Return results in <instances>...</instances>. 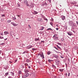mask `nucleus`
Returning a JSON list of instances; mask_svg holds the SVG:
<instances>
[{
    "instance_id": "nucleus-1",
    "label": "nucleus",
    "mask_w": 78,
    "mask_h": 78,
    "mask_svg": "<svg viewBox=\"0 0 78 78\" xmlns=\"http://www.w3.org/2000/svg\"><path fill=\"white\" fill-rule=\"evenodd\" d=\"M29 74L28 73H25V74L22 76V78H26L27 76H28Z\"/></svg>"
},
{
    "instance_id": "nucleus-2",
    "label": "nucleus",
    "mask_w": 78,
    "mask_h": 78,
    "mask_svg": "<svg viewBox=\"0 0 78 78\" xmlns=\"http://www.w3.org/2000/svg\"><path fill=\"white\" fill-rule=\"evenodd\" d=\"M38 56L40 55L41 57L42 58V59H43L45 58L44 57V53L43 52H42L41 54H40V53H39L38 54Z\"/></svg>"
},
{
    "instance_id": "nucleus-3",
    "label": "nucleus",
    "mask_w": 78,
    "mask_h": 78,
    "mask_svg": "<svg viewBox=\"0 0 78 78\" xmlns=\"http://www.w3.org/2000/svg\"><path fill=\"white\" fill-rule=\"evenodd\" d=\"M55 61L56 65H59V59L57 58L56 59H55Z\"/></svg>"
},
{
    "instance_id": "nucleus-4",
    "label": "nucleus",
    "mask_w": 78,
    "mask_h": 78,
    "mask_svg": "<svg viewBox=\"0 0 78 78\" xmlns=\"http://www.w3.org/2000/svg\"><path fill=\"white\" fill-rule=\"evenodd\" d=\"M25 5H26L27 6H29V5L28 4V2L27 0H24L23 1Z\"/></svg>"
},
{
    "instance_id": "nucleus-5",
    "label": "nucleus",
    "mask_w": 78,
    "mask_h": 78,
    "mask_svg": "<svg viewBox=\"0 0 78 78\" xmlns=\"http://www.w3.org/2000/svg\"><path fill=\"white\" fill-rule=\"evenodd\" d=\"M67 34L69 35V36H72L73 35V33L72 32L69 31L68 32H67Z\"/></svg>"
},
{
    "instance_id": "nucleus-6",
    "label": "nucleus",
    "mask_w": 78,
    "mask_h": 78,
    "mask_svg": "<svg viewBox=\"0 0 78 78\" xmlns=\"http://www.w3.org/2000/svg\"><path fill=\"white\" fill-rule=\"evenodd\" d=\"M29 6L30 8H33L34 7V4L33 3H32L30 4V5H29V6Z\"/></svg>"
},
{
    "instance_id": "nucleus-7",
    "label": "nucleus",
    "mask_w": 78,
    "mask_h": 78,
    "mask_svg": "<svg viewBox=\"0 0 78 78\" xmlns=\"http://www.w3.org/2000/svg\"><path fill=\"white\" fill-rule=\"evenodd\" d=\"M33 47V46L31 45H29L26 47L27 49H30L31 48Z\"/></svg>"
},
{
    "instance_id": "nucleus-8",
    "label": "nucleus",
    "mask_w": 78,
    "mask_h": 78,
    "mask_svg": "<svg viewBox=\"0 0 78 78\" xmlns=\"http://www.w3.org/2000/svg\"><path fill=\"white\" fill-rule=\"evenodd\" d=\"M4 69H6V70L9 69V66L8 65H5L4 67Z\"/></svg>"
},
{
    "instance_id": "nucleus-9",
    "label": "nucleus",
    "mask_w": 78,
    "mask_h": 78,
    "mask_svg": "<svg viewBox=\"0 0 78 78\" xmlns=\"http://www.w3.org/2000/svg\"><path fill=\"white\" fill-rule=\"evenodd\" d=\"M53 56L54 58H56V59H58V55H56L55 54H53Z\"/></svg>"
},
{
    "instance_id": "nucleus-10",
    "label": "nucleus",
    "mask_w": 78,
    "mask_h": 78,
    "mask_svg": "<svg viewBox=\"0 0 78 78\" xmlns=\"http://www.w3.org/2000/svg\"><path fill=\"white\" fill-rule=\"evenodd\" d=\"M11 24H12V25L13 26L15 27H16V26H17V25H18V24H16V23H15L11 22Z\"/></svg>"
},
{
    "instance_id": "nucleus-11",
    "label": "nucleus",
    "mask_w": 78,
    "mask_h": 78,
    "mask_svg": "<svg viewBox=\"0 0 78 78\" xmlns=\"http://www.w3.org/2000/svg\"><path fill=\"white\" fill-rule=\"evenodd\" d=\"M37 21H39V22H43V20H42V18H38L37 19Z\"/></svg>"
},
{
    "instance_id": "nucleus-12",
    "label": "nucleus",
    "mask_w": 78,
    "mask_h": 78,
    "mask_svg": "<svg viewBox=\"0 0 78 78\" xmlns=\"http://www.w3.org/2000/svg\"><path fill=\"white\" fill-rule=\"evenodd\" d=\"M73 22L72 21H70L69 22V25L70 26H71V25H73Z\"/></svg>"
},
{
    "instance_id": "nucleus-13",
    "label": "nucleus",
    "mask_w": 78,
    "mask_h": 78,
    "mask_svg": "<svg viewBox=\"0 0 78 78\" xmlns=\"http://www.w3.org/2000/svg\"><path fill=\"white\" fill-rule=\"evenodd\" d=\"M48 62H49V63H51V62H53V60H51V59H48Z\"/></svg>"
},
{
    "instance_id": "nucleus-14",
    "label": "nucleus",
    "mask_w": 78,
    "mask_h": 78,
    "mask_svg": "<svg viewBox=\"0 0 78 78\" xmlns=\"http://www.w3.org/2000/svg\"><path fill=\"white\" fill-rule=\"evenodd\" d=\"M4 34H5V35H7V34H9V33H8V31H5L4 32Z\"/></svg>"
},
{
    "instance_id": "nucleus-15",
    "label": "nucleus",
    "mask_w": 78,
    "mask_h": 78,
    "mask_svg": "<svg viewBox=\"0 0 78 78\" xmlns=\"http://www.w3.org/2000/svg\"><path fill=\"white\" fill-rule=\"evenodd\" d=\"M66 19V17L64 16H62V19L63 20H65Z\"/></svg>"
},
{
    "instance_id": "nucleus-16",
    "label": "nucleus",
    "mask_w": 78,
    "mask_h": 78,
    "mask_svg": "<svg viewBox=\"0 0 78 78\" xmlns=\"http://www.w3.org/2000/svg\"><path fill=\"white\" fill-rule=\"evenodd\" d=\"M51 53V52L50 51H49L47 52V54L48 55H50Z\"/></svg>"
},
{
    "instance_id": "nucleus-17",
    "label": "nucleus",
    "mask_w": 78,
    "mask_h": 78,
    "mask_svg": "<svg viewBox=\"0 0 78 78\" xmlns=\"http://www.w3.org/2000/svg\"><path fill=\"white\" fill-rule=\"evenodd\" d=\"M54 40H55L56 41H57L58 39V37H55L54 38Z\"/></svg>"
},
{
    "instance_id": "nucleus-18",
    "label": "nucleus",
    "mask_w": 78,
    "mask_h": 78,
    "mask_svg": "<svg viewBox=\"0 0 78 78\" xmlns=\"http://www.w3.org/2000/svg\"><path fill=\"white\" fill-rule=\"evenodd\" d=\"M39 40V38H36L35 39V41H38Z\"/></svg>"
},
{
    "instance_id": "nucleus-19",
    "label": "nucleus",
    "mask_w": 78,
    "mask_h": 78,
    "mask_svg": "<svg viewBox=\"0 0 78 78\" xmlns=\"http://www.w3.org/2000/svg\"><path fill=\"white\" fill-rule=\"evenodd\" d=\"M43 19L44 20H46V22H47V21H48V19H47V18L43 17Z\"/></svg>"
},
{
    "instance_id": "nucleus-20",
    "label": "nucleus",
    "mask_w": 78,
    "mask_h": 78,
    "mask_svg": "<svg viewBox=\"0 0 78 78\" xmlns=\"http://www.w3.org/2000/svg\"><path fill=\"white\" fill-rule=\"evenodd\" d=\"M52 67H53V68H54L55 69H56V66L54 64L52 65Z\"/></svg>"
},
{
    "instance_id": "nucleus-21",
    "label": "nucleus",
    "mask_w": 78,
    "mask_h": 78,
    "mask_svg": "<svg viewBox=\"0 0 78 78\" xmlns=\"http://www.w3.org/2000/svg\"><path fill=\"white\" fill-rule=\"evenodd\" d=\"M44 29V27H42L40 29V30H41V31H42V30H43Z\"/></svg>"
},
{
    "instance_id": "nucleus-22",
    "label": "nucleus",
    "mask_w": 78,
    "mask_h": 78,
    "mask_svg": "<svg viewBox=\"0 0 78 78\" xmlns=\"http://www.w3.org/2000/svg\"><path fill=\"white\" fill-rule=\"evenodd\" d=\"M64 70V69H59V70L60 72H63V71Z\"/></svg>"
},
{
    "instance_id": "nucleus-23",
    "label": "nucleus",
    "mask_w": 78,
    "mask_h": 78,
    "mask_svg": "<svg viewBox=\"0 0 78 78\" xmlns=\"http://www.w3.org/2000/svg\"><path fill=\"white\" fill-rule=\"evenodd\" d=\"M30 59H27L26 60V62H30Z\"/></svg>"
},
{
    "instance_id": "nucleus-24",
    "label": "nucleus",
    "mask_w": 78,
    "mask_h": 78,
    "mask_svg": "<svg viewBox=\"0 0 78 78\" xmlns=\"http://www.w3.org/2000/svg\"><path fill=\"white\" fill-rule=\"evenodd\" d=\"M5 45V43H3L0 44V45H2V46H3Z\"/></svg>"
},
{
    "instance_id": "nucleus-25",
    "label": "nucleus",
    "mask_w": 78,
    "mask_h": 78,
    "mask_svg": "<svg viewBox=\"0 0 78 78\" xmlns=\"http://www.w3.org/2000/svg\"><path fill=\"white\" fill-rule=\"evenodd\" d=\"M10 73H11L12 76H13L14 75V73H13L12 72H11Z\"/></svg>"
},
{
    "instance_id": "nucleus-26",
    "label": "nucleus",
    "mask_w": 78,
    "mask_h": 78,
    "mask_svg": "<svg viewBox=\"0 0 78 78\" xmlns=\"http://www.w3.org/2000/svg\"><path fill=\"white\" fill-rule=\"evenodd\" d=\"M78 48V47L76 46H74V49L75 50H76Z\"/></svg>"
},
{
    "instance_id": "nucleus-27",
    "label": "nucleus",
    "mask_w": 78,
    "mask_h": 78,
    "mask_svg": "<svg viewBox=\"0 0 78 78\" xmlns=\"http://www.w3.org/2000/svg\"><path fill=\"white\" fill-rule=\"evenodd\" d=\"M11 22V20H8L7 21V22L8 23H10Z\"/></svg>"
},
{
    "instance_id": "nucleus-28",
    "label": "nucleus",
    "mask_w": 78,
    "mask_h": 78,
    "mask_svg": "<svg viewBox=\"0 0 78 78\" xmlns=\"http://www.w3.org/2000/svg\"><path fill=\"white\" fill-rule=\"evenodd\" d=\"M24 72H29V71L28 70L26 69L24 70Z\"/></svg>"
},
{
    "instance_id": "nucleus-29",
    "label": "nucleus",
    "mask_w": 78,
    "mask_h": 78,
    "mask_svg": "<svg viewBox=\"0 0 78 78\" xmlns=\"http://www.w3.org/2000/svg\"><path fill=\"white\" fill-rule=\"evenodd\" d=\"M38 13V12H37L35 11H34V14H37Z\"/></svg>"
},
{
    "instance_id": "nucleus-30",
    "label": "nucleus",
    "mask_w": 78,
    "mask_h": 78,
    "mask_svg": "<svg viewBox=\"0 0 78 78\" xmlns=\"http://www.w3.org/2000/svg\"><path fill=\"white\" fill-rule=\"evenodd\" d=\"M57 37V34H55V35H54V36H53V37H54V38H55V37Z\"/></svg>"
},
{
    "instance_id": "nucleus-31",
    "label": "nucleus",
    "mask_w": 78,
    "mask_h": 78,
    "mask_svg": "<svg viewBox=\"0 0 78 78\" xmlns=\"http://www.w3.org/2000/svg\"><path fill=\"white\" fill-rule=\"evenodd\" d=\"M47 30H52V31H53V30L51 28L48 29Z\"/></svg>"
},
{
    "instance_id": "nucleus-32",
    "label": "nucleus",
    "mask_w": 78,
    "mask_h": 78,
    "mask_svg": "<svg viewBox=\"0 0 78 78\" xmlns=\"http://www.w3.org/2000/svg\"><path fill=\"white\" fill-rule=\"evenodd\" d=\"M22 73V72L21 71H19V74H20Z\"/></svg>"
},
{
    "instance_id": "nucleus-33",
    "label": "nucleus",
    "mask_w": 78,
    "mask_h": 78,
    "mask_svg": "<svg viewBox=\"0 0 78 78\" xmlns=\"http://www.w3.org/2000/svg\"><path fill=\"white\" fill-rule=\"evenodd\" d=\"M73 27H77V26H76V25H75L74 24H73Z\"/></svg>"
},
{
    "instance_id": "nucleus-34",
    "label": "nucleus",
    "mask_w": 78,
    "mask_h": 78,
    "mask_svg": "<svg viewBox=\"0 0 78 78\" xmlns=\"http://www.w3.org/2000/svg\"><path fill=\"white\" fill-rule=\"evenodd\" d=\"M22 54H24V53H27V52L26 51H24L22 53Z\"/></svg>"
},
{
    "instance_id": "nucleus-35",
    "label": "nucleus",
    "mask_w": 78,
    "mask_h": 78,
    "mask_svg": "<svg viewBox=\"0 0 78 78\" xmlns=\"http://www.w3.org/2000/svg\"><path fill=\"white\" fill-rule=\"evenodd\" d=\"M44 5H45V6H47V3H46V2H45L44 3Z\"/></svg>"
},
{
    "instance_id": "nucleus-36",
    "label": "nucleus",
    "mask_w": 78,
    "mask_h": 78,
    "mask_svg": "<svg viewBox=\"0 0 78 78\" xmlns=\"http://www.w3.org/2000/svg\"><path fill=\"white\" fill-rule=\"evenodd\" d=\"M3 37L0 36V39H3Z\"/></svg>"
},
{
    "instance_id": "nucleus-37",
    "label": "nucleus",
    "mask_w": 78,
    "mask_h": 78,
    "mask_svg": "<svg viewBox=\"0 0 78 78\" xmlns=\"http://www.w3.org/2000/svg\"><path fill=\"white\" fill-rule=\"evenodd\" d=\"M1 17H5V14H2L1 15Z\"/></svg>"
},
{
    "instance_id": "nucleus-38",
    "label": "nucleus",
    "mask_w": 78,
    "mask_h": 78,
    "mask_svg": "<svg viewBox=\"0 0 78 78\" xmlns=\"http://www.w3.org/2000/svg\"><path fill=\"white\" fill-rule=\"evenodd\" d=\"M61 41H64V39L62 38L61 39Z\"/></svg>"
},
{
    "instance_id": "nucleus-39",
    "label": "nucleus",
    "mask_w": 78,
    "mask_h": 78,
    "mask_svg": "<svg viewBox=\"0 0 78 78\" xmlns=\"http://www.w3.org/2000/svg\"><path fill=\"white\" fill-rule=\"evenodd\" d=\"M8 72L6 73H5V75H6V76H7L8 75Z\"/></svg>"
},
{
    "instance_id": "nucleus-40",
    "label": "nucleus",
    "mask_w": 78,
    "mask_h": 78,
    "mask_svg": "<svg viewBox=\"0 0 78 78\" xmlns=\"http://www.w3.org/2000/svg\"><path fill=\"white\" fill-rule=\"evenodd\" d=\"M24 65L26 66H28V64H27V63H25Z\"/></svg>"
},
{
    "instance_id": "nucleus-41",
    "label": "nucleus",
    "mask_w": 78,
    "mask_h": 78,
    "mask_svg": "<svg viewBox=\"0 0 78 78\" xmlns=\"http://www.w3.org/2000/svg\"><path fill=\"white\" fill-rule=\"evenodd\" d=\"M32 50H33V51H34L35 50H36V49L34 48H33L32 49Z\"/></svg>"
},
{
    "instance_id": "nucleus-42",
    "label": "nucleus",
    "mask_w": 78,
    "mask_h": 78,
    "mask_svg": "<svg viewBox=\"0 0 78 78\" xmlns=\"http://www.w3.org/2000/svg\"><path fill=\"white\" fill-rule=\"evenodd\" d=\"M17 5L18 7H20V4H17Z\"/></svg>"
},
{
    "instance_id": "nucleus-43",
    "label": "nucleus",
    "mask_w": 78,
    "mask_h": 78,
    "mask_svg": "<svg viewBox=\"0 0 78 78\" xmlns=\"http://www.w3.org/2000/svg\"><path fill=\"white\" fill-rule=\"evenodd\" d=\"M28 69H31V66H28Z\"/></svg>"
},
{
    "instance_id": "nucleus-44",
    "label": "nucleus",
    "mask_w": 78,
    "mask_h": 78,
    "mask_svg": "<svg viewBox=\"0 0 78 78\" xmlns=\"http://www.w3.org/2000/svg\"><path fill=\"white\" fill-rule=\"evenodd\" d=\"M13 20H16V17H13Z\"/></svg>"
},
{
    "instance_id": "nucleus-45",
    "label": "nucleus",
    "mask_w": 78,
    "mask_h": 78,
    "mask_svg": "<svg viewBox=\"0 0 78 78\" xmlns=\"http://www.w3.org/2000/svg\"><path fill=\"white\" fill-rule=\"evenodd\" d=\"M21 16V15H17V16H18V17H20H20H21V16Z\"/></svg>"
},
{
    "instance_id": "nucleus-46",
    "label": "nucleus",
    "mask_w": 78,
    "mask_h": 78,
    "mask_svg": "<svg viewBox=\"0 0 78 78\" xmlns=\"http://www.w3.org/2000/svg\"><path fill=\"white\" fill-rule=\"evenodd\" d=\"M58 48H59V49H60V50H62V49H61V47H59Z\"/></svg>"
},
{
    "instance_id": "nucleus-47",
    "label": "nucleus",
    "mask_w": 78,
    "mask_h": 78,
    "mask_svg": "<svg viewBox=\"0 0 78 78\" xmlns=\"http://www.w3.org/2000/svg\"><path fill=\"white\" fill-rule=\"evenodd\" d=\"M1 35L2 36H3V32H2L1 34Z\"/></svg>"
},
{
    "instance_id": "nucleus-48",
    "label": "nucleus",
    "mask_w": 78,
    "mask_h": 78,
    "mask_svg": "<svg viewBox=\"0 0 78 78\" xmlns=\"http://www.w3.org/2000/svg\"><path fill=\"white\" fill-rule=\"evenodd\" d=\"M70 73H69L68 74V76H70Z\"/></svg>"
},
{
    "instance_id": "nucleus-49",
    "label": "nucleus",
    "mask_w": 78,
    "mask_h": 78,
    "mask_svg": "<svg viewBox=\"0 0 78 78\" xmlns=\"http://www.w3.org/2000/svg\"><path fill=\"white\" fill-rule=\"evenodd\" d=\"M58 45H61V43H58Z\"/></svg>"
},
{
    "instance_id": "nucleus-50",
    "label": "nucleus",
    "mask_w": 78,
    "mask_h": 78,
    "mask_svg": "<svg viewBox=\"0 0 78 78\" xmlns=\"http://www.w3.org/2000/svg\"><path fill=\"white\" fill-rule=\"evenodd\" d=\"M54 48H55V49H56V50H58V48H57L56 47L54 46Z\"/></svg>"
},
{
    "instance_id": "nucleus-51",
    "label": "nucleus",
    "mask_w": 78,
    "mask_h": 78,
    "mask_svg": "<svg viewBox=\"0 0 78 78\" xmlns=\"http://www.w3.org/2000/svg\"><path fill=\"white\" fill-rule=\"evenodd\" d=\"M48 2H49V3H51V0H48Z\"/></svg>"
},
{
    "instance_id": "nucleus-52",
    "label": "nucleus",
    "mask_w": 78,
    "mask_h": 78,
    "mask_svg": "<svg viewBox=\"0 0 78 78\" xmlns=\"http://www.w3.org/2000/svg\"><path fill=\"white\" fill-rule=\"evenodd\" d=\"M17 59L15 60V62H17Z\"/></svg>"
},
{
    "instance_id": "nucleus-53",
    "label": "nucleus",
    "mask_w": 78,
    "mask_h": 78,
    "mask_svg": "<svg viewBox=\"0 0 78 78\" xmlns=\"http://www.w3.org/2000/svg\"><path fill=\"white\" fill-rule=\"evenodd\" d=\"M56 30H59V28H56Z\"/></svg>"
},
{
    "instance_id": "nucleus-54",
    "label": "nucleus",
    "mask_w": 78,
    "mask_h": 78,
    "mask_svg": "<svg viewBox=\"0 0 78 78\" xmlns=\"http://www.w3.org/2000/svg\"><path fill=\"white\" fill-rule=\"evenodd\" d=\"M29 27L30 28H31V27H30V25H28Z\"/></svg>"
},
{
    "instance_id": "nucleus-55",
    "label": "nucleus",
    "mask_w": 78,
    "mask_h": 78,
    "mask_svg": "<svg viewBox=\"0 0 78 78\" xmlns=\"http://www.w3.org/2000/svg\"><path fill=\"white\" fill-rule=\"evenodd\" d=\"M55 52H56V53H60L59 52H57V51H56Z\"/></svg>"
},
{
    "instance_id": "nucleus-56",
    "label": "nucleus",
    "mask_w": 78,
    "mask_h": 78,
    "mask_svg": "<svg viewBox=\"0 0 78 78\" xmlns=\"http://www.w3.org/2000/svg\"><path fill=\"white\" fill-rule=\"evenodd\" d=\"M41 42H43V43H44V41H41Z\"/></svg>"
},
{
    "instance_id": "nucleus-57",
    "label": "nucleus",
    "mask_w": 78,
    "mask_h": 78,
    "mask_svg": "<svg viewBox=\"0 0 78 78\" xmlns=\"http://www.w3.org/2000/svg\"><path fill=\"white\" fill-rule=\"evenodd\" d=\"M50 24L51 25V26H53V25L52 24V23H50Z\"/></svg>"
},
{
    "instance_id": "nucleus-58",
    "label": "nucleus",
    "mask_w": 78,
    "mask_h": 78,
    "mask_svg": "<svg viewBox=\"0 0 78 78\" xmlns=\"http://www.w3.org/2000/svg\"><path fill=\"white\" fill-rule=\"evenodd\" d=\"M56 46H57V47H58V48L59 47V46H58V45H56Z\"/></svg>"
},
{
    "instance_id": "nucleus-59",
    "label": "nucleus",
    "mask_w": 78,
    "mask_h": 78,
    "mask_svg": "<svg viewBox=\"0 0 78 78\" xmlns=\"http://www.w3.org/2000/svg\"><path fill=\"white\" fill-rule=\"evenodd\" d=\"M65 75H66V76H67V73H66L65 74Z\"/></svg>"
},
{
    "instance_id": "nucleus-60",
    "label": "nucleus",
    "mask_w": 78,
    "mask_h": 78,
    "mask_svg": "<svg viewBox=\"0 0 78 78\" xmlns=\"http://www.w3.org/2000/svg\"><path fill=\"white\" fill-rule=\"evenodd\" d=\"M51 20L52 21H53V19L52 18H51Z\"/></svg>"
},
{
    "instance_id": "nucleus-61",
    "label": "nucleus",
    "mask_w": 78,
    "mask_h": 78,
    "mask_svg": "<svg viewBox=\"0 0 78 78\" xmlns=\"http://www.w3.org/2000/svg\"><path fill=\"white\" fill-rule=\"evenodd\" d=\"M2 52V51H0V55L1 54V53Z\"/></svg>"
},
{
    "instance_id": "nucleus-62",
    "label": "nucleus",
    "mask_w": 78,
    "mask_h": 78,
    "mask_svg": "<svg viewBox=\"0 0 78 78\" xmlns=\"http://www.w3.org/2000/svg\"><path fill=\"white\" fill-rule=\"evenodd\" d=\"M57 78V77L56 76H55L54 77V78Z\"/></svg>"
},
{
    "instance_id": "nucleus-63",
    "label": "nucleus",
    "mask_w": 78,
    "mask_h": 78,
    "mask_svg": "<svg viewBox=\"0 0 78 78\" xmlns=\"http://www.w3.org/2000/svg\"><path fill=\"white\" fill-rule=\"evenodd\" d=\"M9 62H10V63H12V62L11 61H9Z\"/></svg>"
},
{
    "instance_id": "nucleus-64",
    "label": "nucleus",
    "mask_w": 78,
    "mask_h": 78,
    "mask_svg": "<svg viewBox=\"0 0 78 78\" xmlns=\"http://www.w3.org/2000/svg\"><path fill=\"white\" fill-rule=\"evenodd\" d=\"M76 6H77V7H78V5H76Z\"/></svg>"
}]
</instances>
